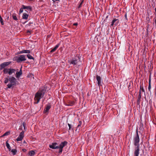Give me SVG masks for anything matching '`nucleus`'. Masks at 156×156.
<instances>
[{
    "instance_id": "nucleus-1",
    "label": "nucleus",
    "mask_w": 156,
    "mask_h": 156,
    "mask_svg": "<svg viewBox=\"0 0 156 156\" xmlns=\"http://www.w3.org/2000/svg\"><path fill=\"white\" fill-rule=\"evenodd\" d=\"M140 138L138 135V131L136 132V135L133 139V143L135 146L136 147L135 148V151L134 153V156H139L140 152V147L139 142Z\"/></svg>"
},
{
    "instance_id": "nucleus-2",
    "label": "nucleus",
    "mask_w": 156,
    "mask_h": 156,
    "mask_svg": "<svg viewBox=\"0 0 156 156\" xmlns=\"http://www.w3.org/2000/svg\"><path fill=\"white\" fill-rule=\"evenodd\" d=\"M46 91V89L45 87L43 88L38 91L35 94L34 100L35 101L34 104H37L39 103L40 99L44 96Z\"/></svg>"
},
{
    "instance_id": "nucleus-3",
    "label": "nucleus",
    "mask_w": 156,
    "mask_h": 156,
    "mask_svg": "<svg viewBox=\"0 0 156 156\" xmlns=\"http://www.w3.org/2000/svg\"><path fill=\"white\" fill-rule=\"evenodd\" d=\"M9 83L7 85L8 88H10L12 87L16 86L18 83L16 79L14 77L12 76H9Z\"/></svg>"
},
{
    "instance_id": "nucleus-4",
    "label": "nucleus",
    "mask_w": 156,
    "mask_h": 156,
    "mask_svg": "<svg viewBox=\"0 0 156 156\" xmlns=\"http://www.w3.org/2000/svg\"><path fill=\"white\" fill-rule=\"evenodd\" d=\"M26 59L24 55H20L14 57L13 58L14 61H16L18 63L22 61L26 60Z\"/></svg>"
},
{
    "instance_id": "nucleus-5",
    "label": "nucleus",
    "mask_w": 156,
    "mask_h": 156,
    "mask_svg": "<svg viewBox=\"0 0 156 156\" xmlns=\"http://www.w3.org/2000/svg\"><path fill=\"white\" fill-rule=\"evenodd\" d=\"M67 142L64 141L60 144L58 146V149H59L58 153L59 154L62 153L63 151V148L67 145Z\"/></svg>"
},
{
    "instance_id": "nucleus-6",
    "label": "nucleus",
    "mask_w": 156,
    "mask_h": 156,
    "mask_svg": "<svg viewBox=\"0 0 156 156\" xmlns=\"http://www.w3.org/2000/svg\"><path fill=\"white\" fill-rule=\"evenodd\" d=\"M50 148L53 149H58V143L55 142L52 143L51 144L49 145Z\"/></svg>"
},
{
    "instance_id": "nucleus-7",
    "label": "nucleus",
    "mask_w": 156,
    "mask_h": 156,
    "mask_svg": "<svg viewBox=\"0 0 156 156\" xmlns=\"http://www.w3.org/2000/svg\"><path fill=\"white\" fill-rule=\"evenodd\" d=\"M119 23V19L115 18L114 19L110 25V27H112L114 25H115V26H117L118 25Z\"/></svg>"
},
{
    "instance_id": "nucleus-8",
    "label": "nucleus",
    "mask_w": 156,
    "mask_h": 156,
    "mask_svg": "<svg viewBox=\"0 0 156 156\" xmlns=\"http://www.w3.org/2000/svg\"><path fill=\"white\" fill-rule=\"evenodd\" d=\"M11 63V62H4L0 64V69H2L6 66L9 65Z\"/></svg>"
},
{
    "instance_id": "nucleus-9",
    "label": "nucleus",
    "mask_w": 156,
    "mask_h": 156,
    "mask_svg": "<svg viewBox=\"0 0 156 156\" xmlns=\"http://www.w3.org/2000/svg\"><path fill=\"white\" fill-rule=\"evenodd\" d=\"M77 62L78 59L76 58H73L70 61V64H72L74 65L77 64Z\"/></svg>"
},
{
    "instance_id": "nucleus-10",
    "label": "nucleus",
    "mask_w": 156,
    "mask_h": 156,
    "mask_svg": "<svg viewBox=\"0 0 156 156\" xmlns=\"http://www.w3.org/2000/svg\"><path fill=\"white\" fill-rule=\"evenodd\" d=\"M75 101H74L69 100L66 105L67 106H72L75 104Z\"/></svg>"
},
{
    "instance_id": "nucleus-11",
    "label": "nucleus",
    "mask_w": 156,
    "mask_h": 156,
    "mask_svg": "<svg viewBox=\"0 0 156 156\" xmlns=\"http://www.w3.org/2000/svg\"><path fill=\"white\" fill-rule=\"evenodd\" d=\"M22 74V72L21 68L19 72L17 71L16 74V78H19Z\"/></svg>"
},
{
    "instance_id": "nucleus-12",
    "label": "nucleus",
    "mask_w": 156,
    "mask_h": 156,
    "mask_svg": "<svg viewBox=\"0 0 156 156\" xmlns=\"http://www.w3.org/2000/svg\"><path fill=\"white\" fill-rule=\"evenodd\" d=\"M51 105H47L46 106V107L45 108L44 110V112L45 113H46L47 112H48L49 110L50 109V108H51Z\"/></svg>"
},
{
    "instance_id": "nucleus-13",
    "label": "nucleus",
    "mask_w": 156,
    "mask_h": 156,
    "mask_svg": "<svg viewBox=\"0 0 156 156\" xmlns=\"http://www.w3.org/2000/svg\"><path fill=\"white\" fill-rule=\"evenodd\" d=\"M96 78L98 81V86L101 85V78L100 76L97 75L96 76Z\"/></svg>"
},
{
    "instance_id": "nucleus-14",
    "label": "nucleus",
    "mask_w": 156,
    "mask_h": 156,
    "mask_svg": "<svg viewBox=\"0 0 156 156\" xmlns=\"http://www.w3.org/2000/svg\"><path fill=\"white\" fill-rule=\"evenodd\" d=\"M16 70L13 69H9V75H12L13 73H15Z\"/></svg>"
},
{
    "instance_id": "nucleus-15",
    "label": "nucleus",
    "mask_w": 156,
    "mask_h": 156,
    "mask_svg": "<svg viewBox=\"0 0 156 156\" xmlns=\"http://www.w3.org/2000/svg\"><path fill=\"white\" fill-rule=\"evenodd\" d=\"M22 7H23V8L24 9H27V10H29L30 11H31L32 10V8L30 6H26L24 5H22Z\"/></svg>"
},
{
    "instance_id": "nucleus-16",
    "label": "nucleus",
    "mask_w": 156,
    "mask_h": 156,
    "mask_svg": "<svg viewBox=\"0 0 156 156\" xmlns=\"http://www.w3.org/2000/svg\"><path fill=\"white\" fill-rule=\"evenodd\" d=\"M59 45L60 44H57L53 49H52L51 50L50 52L51 53H53L58 48L59 46Z\"/></svg>"
},
{
    "instance_id": "nucleus-17",
    "label": "nucleus",
    "mask_w": 156,
    "mask_h": 156,
    "mask_svg": "<svg viewBox=\"0 0 156 156\" xmlns=\"http://www.w3.org/2000/svg\"><path fill=\"white\" fill-rule=\"evenodd\" d=\"M141 98V95L140 90L139 91V94L138 96L137 99V103L138 104H139L140 102V99Z\"/></svg>"
},
{
    "instance_id": "nucleus-18",
    "label": "nucleus",
    "mask_w": 156,
    "mask_h": 156,
    "mask_svg": "<svg viewBox=\"0 0 156 156\" xmlns=\"http://www.w3.org/2000/svg\"><path fill=\"white\" fill-rule=\"evenodd\" d=\"M29 15L26 13H23L22 15V18L25 20H27L28 18Z\"/></svg>"
},
{
    "instance_id": "nucleus-19",
    "label": "nucleus",
    "mask_w": 156,
    "mask_h": 156,
    "mask_svg": "<svg viewBox=\"0 0 156 156\" xmlns=\"http://www.w3.org/2000/svg\"><path fill=\"white\" fill-rule=\"evenodd\" d=\"M35 154V152L34 151L32 150L29 152L28 154L29 155L32 156L34 155Z\"/></svg>"
},
{
    "instance_id": "nucleus-20",
    "label": "nucleus",
    "mask_w": 156,
    "mask_h": 156,
    "mask_svg": "<svg viewBox=\"0 0 156 156\" xmlns=\"http://www.w3.org/2000/svg\"><path fill=\"white\" fill-rule=\"evenodd\" d=\"M9 69L5 68L3 70V73L4 74H9Z\"/></svg>"
},
{
    "instance_id": "nucleus-21",
    "label": "nucleus",
    "mask_w": 156,
    "mask_h": 156,
    "mask_svg": "<svg viewBox=\"0 0 156 156\" xmlns=\"http://www.w3.org/2000/svg\"><path fill=\"white\" fill-rule=\"evenodd\" d=\"M6 146L7 148L8 149L9 151H10L11 150V148H10V146L9 144L8 143L7 141H6Z\"/></svg>"
},
{
    "instance_id": "nucleus-22",
    "label": "nucleus",
    "mask_w": 156,
    "mask_h": 156,
    "mask_svg": "<svg viewBox=\"0 0 156 156\" xmlns=\"http://www.w3.org/2000/svg\"><path fill=\"white\" fill-rule=\"evenodd\" d=\"M12 17L13 19L14 20H17L18 19H17V18L16 16V14L15 13H13L12 14Z\"/></svg>"
},
{
    "instance_id": "nucleus-23",
    "label": "nucleus",
    "mask_w": 156,
    "mask_h": 156,
    "mask_svg": "<svg viewBox=\"0 0 156 156\" xmlns=\"http://www.w3.org/2000/svg\"><path fill=\"white\" fill-rule=\"evenodd\" d=\"M23 137L20 136H19L16 139V140L17 141H21L23 139Z\"/></svg>"
},
{
    "instance_id": "nucleus-24",
    "label": "nucleus",
    "mask_w": 156,
    "mask_h": 156,
    "mask_svg": "<svg viewBox=\"0 0 156 156\" xmlns=\"http://www.w3.org/2000/svg\"><path fill=\"white\" fill-rule=\"evenodd\" d=\"M9 76H8L7 78H5V80L4 81V83H7L9 81Z\"/></svg>"
},
{
    "instance_id": "nucleus-25",
    "label": "nucleus",
    "mask_w": 156,
    "mask_h": 156,
    "mask_svg": "<svg viewBox=\"0 0 156 156\" xmlns=\"http://www.w3.org/2000/svg\"><path fill=\"white\" fill-rule=\"evenodd\" d=\"M11 152L14 155L16 154L17 152V151L15 149H12L11 150Z\"/></svg>"
},
{
    "instance_id": "nucleus-26",
    "label": "nucleus",
    "mask_w": 156,
    "mask_h": 156,
    "mask_svg": "<svg viewBox=\"0 0 156 156\" xmlns=\"http://www.w3.org/2000/svg\"><path fill=\"white\" fill-rule=\"evenodd\" d=\"M27 56L28 58L30 59H34V58L30 54L27 55Z\"/></svg>"
},
{
    "instance_id": "nucleus-27",
    "label": "nucleus",
    "mask_w": 156,
    "mask_h": 156,
    "mask_svg": "<svg viewBox=\"0 0 156 156\" xmlns=\"http://www.w3.org/2000/svg\"><path fill=\"white\" fill-rule=\"evenodd\" d=\"M23 53H30V51L29 50H23Z\"/></svg>"
},
{
    "instance_id": "nucleus-28",
    "label": "nucleus",
    "mask_w": 156,
    "mask_h": 156,
    "mask_svg": "<svg viewBox=\"0 0 156 156\" xmlns=\"http://www.w3.org/2000/svg\"><path fill=\"white\" fill-rule=\"evenodd\" d=\"M140 90H141L142 92H144V90L143 88V86L142 85H140Z\"/></svg>"
},
{
    "instance_id": "nucleus-29",
    "label": "nucleus",
    "mask_w": 156,
    "mask_h": 156,
    "mask_svg": "<svg viewBox=\"0 0 156 156\" xmlns=\"http://www.w3.org/2000/svg\"><path fill=\"white\" fill-rule=\"evenodd\" d=\"M24 133V131H22V132L20 133L19 135L20 136H22V137H23Z\"/></svg>"
},
{
    "instance_id": "nucleus-30",
    "label": "nucleus",
    "mask_w": 156,
    "mask_h": 156,
    "mask_svg": "<svg viewBox=\"0 0 156 156\" xmlns=\"http://www.w3.org/2000/svg\"><path fill=\"white\" fill-rule=\"evenodd\" d=\"M151 88V79L150 78L149 79V84L148 87V89L150 90Z\"/></svg>"
},
{
    "instance_id": "nucleus-31",
    "label": "nucleus",
    "mask_w": 156,
    "mask_h": 156,
    "mask_svg": "<svg viewBox=\"0 0 156 156\" xmlns=\"http://www.w3.org/2000/svg\"><path fill=\"white\" fill-rule=\"evenodd\" d=\"M23 9H24L23 8V7H22L20 9L19 11L20 13H21L23 11Z\"/></svg>"
},
{
    "instance_id": "nucleus-32",
    "label": "nucleus",
    "mask_w": 156,
    "mask_h": 156,
    "mask_svg": "<svg viewBox=\"0 0 156 156\" xmlns=\"http://www.w3.org/2000/svg\"><path fill=\"white\" fill-rule=\"evenodd\" d=\"M81 125H80L78 124V125L76 127V131L78 129H80L81 128Z\"/></svg>"
},
{
    "instance_id": "nucleus-33",
    "label": "nucleus",
    "mask_w": 156,
    "mask_h": 156,
    "mask_svg": "<svg viewBox=\"0 0 156 156\" xmlns=\"http://www.w3.org/2000/svg\"><path fill=\"white\" fill-rule=\"evenodd\" d=\"M23 126L24 129H25V127L26 126V123L25 122H23Z\"/></svg>"
},
{
    "instance_id": "nucleus-34",
    "label": "nucleus",
    "mask_w": 156,
    "mask_h": 156,
    "mask_svg": "<svg viewBox=\"0 0 156 156\" xmlns=\"http://www.w3.org/2000/svg\"><path fill=\"white\" fill-rule=\"evenodd\" d=\"M9 133L8 132H6L3 135V136H7L9 135Z\"/></svg>"
},
{
    "instance_id": "nucleus-35",
    "label": "nucleus",
    "mask_w": 156,
    "mask_h": 156,
    "mask_svg": "<svg viewBox=\"0 0 156 156\" xmlns=\"http://www.w3.org/2000/svg\"><path fill=\"white\" fill-rule=\"evenodd\" d=\"M22 53H23V50L21 51H20L19 52H18V54H22Z\"/></svg>"
},
{
    "instance_id": "nucleus-36",
    "label": "nucleus",
    "mask_w": 156,
    "mask_h": 156,
    "mask_svg": "<svg viewBox=\"0 0 156 156\" xmlns=\"http://www.w3.org/2000/svg\"><path fill=\"white\" fill-rule=\"evenodd\" d=\"M83 1H82L80 4L79 6H78V8H80L81 7V6L82 4Z\"/></svg>"
},
{
    "instance_id": "nucleus-37",
    "label": "nucleus",
    "mask_w": 156,
    "mask_h": 156,
    "mask_svg": "<svg viewBox=\"0 0 156 156\" xmlns=\"http://www.w3.org/2000/svg\"><path fill=\"white\" fill-rule=\"evenodd\" d=\"M78 23H74L73 24V25L77 26L78 25Z\"/></svg>"
},
{
    "instance_id": "nucleus-38",
    "label": "nucleus",
    "mask_w": 156,
    "mask_h": 156,
    "mask_svg": "<svg viewBox=\"0 0 156 156\" xmlns=\"http://www.w3.org/2000/svg\"><path fill=\"white\" fill-rule=\"evenodd\" d=\"M68 125L69 127V130H70L71 129V125L69 124H68Z\"/></svg>"
},
{
    "instance_id": "nucleus-39",
    "label": "nucleus",
    "mask_w": 156,
    "mask_h": 156,
    "mask_svg": "<svg viewBox=\"0 0 156 156\" xmlns=\"http://www.w3.org/2000/svg\"><path fill=\"white\" fill-rule=\"evenodd\" d=\"M82 121H79V123L78 124V125H81L82 124Z\"/></svg>"
},
{
    "instance_id": "nucleus-40",
    "label": "nucleus",
    "mask_w": 156,
    "mask_h": 156,
    "mask_svg": "<svg viewBox=\"0 0 156 156\" xmlns=\"http://www.w3.org/2000/svg\"><path fill=\"white\" fill-rule=\"evenodd\" d=\"M149 27V26H147V32H148V28Z\"/></svg>"
},
{
    "instance_id": "nucleus-41",
    "label": "nucleus",
    "mask_w": 156,
    "mask_h": 156,
    "mask_svg": "<svg viewBox=\"0 0 156 156\" xmlns=\"http://www.w3.org/2000/svg\"><path fill=\"white\" fill-rule=\"evenodd\" d=\"M125 18L126 19V20H127V14H126V13L125 14Z\"/></svg>"
},
{
    "instance_id": "nucleus-42",
    "label": "nucleus",
    "mask_w": 156,
    "mask_h": 156,
    "mask_svg": "<svg viewBox=\"0 0 156 156\" xmlns=\"http://www.w3.org/2000/svg\"><path fill=\"white\" fill-rule=\"evenodd\" d=\"M54 2H55L56 1H59V0H52Z\"/></svg>"
},
{
    "instance_id": "nucleus-43",
    "label": "nucleus",
    "mask_w": 156,
    "mask_h": 156,
    "mask_svg": "<svg viewBox=\"0 0 156 156\" xmlns=\"http://www.w3.org/2000/svg\"><path fill=\"white\" fill-rule=\"evenodd\" d=\"M23 151H26V150L25 149H23Z\"/></svg>"
},
{
    "instance_id": "nucleus-44",
    "label": "nucleus",
    "mask_w": 156,
    "mask_h": 156,
    "mask_svg": "<svg viewBox=\"0 0 156 156\" xmlns=\"http://www.w3.org/2000/svg\"><path fill=\"white\" fill-rule=\"evenodd\" d=\"M148 32H147V33H146V34L147 35H148Z\"/></svg>"
},
{
    "instance_id": "nucleus-45",
    "label": "nucleus",
    "mask_w": 156,
    "mask_h": 156,
    "mask_svg": "<svg viewBox=\"0 0 156 156\" xmlns=\"http://www.w3.org/2000/svg\"><path fill=\"white\" fill-rule=\"evenodd\" d=\"M27 33H30V31L29 30H28L27 31Z\"/></svg>"
},
{
    "instance_id": "nucleus-46",
    "label": "nucleus",
    "mask_w": 156,
    "mask_h": 156,
    "mask_svg": "<svg viewBox=\"0 0 156 156\" xmlns=\"http://www.w3.org/2000/svg\"><path fill=\"white\" fill-rule=\"evenodd\" d=\"M29 1H33V0H28Z\"/></svg>"
},
{
    "instance_id": "nucleus-47",
    "label": "nucleus",
    "mask_w": 156,
    "mask_h": 156,
    "mask_svg": "<svg viewBox=\"0 0 156 156\" xmlns=\"http://www.w3.org/2000/svg\"><path fill=\"white\" fill-rule=\"evenodd\" d=\"M25 141H24V143H25Z\"/></svg>"
}]
</instances>
